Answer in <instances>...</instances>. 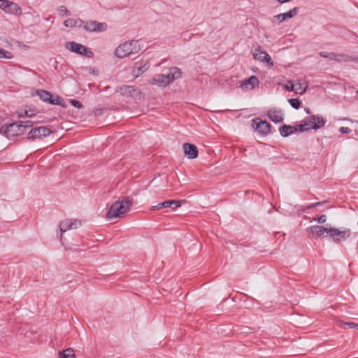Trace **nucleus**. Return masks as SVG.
Returning a JSON list of instances; mask_svg holds the SVG:
<instances>
[{
	"label": "nucleus",
	"instance_id": "1",
	"mask_svg": "<svg viewBox=\"0 0 358 358\" xmlns=\"http://www.w3.org/2000/svg\"><path fill=\"white\" fill-rule=\"evenodd\" d=\"M133 199L129 196H124L121 200L114 202L110 207L106 217L112 220L117 217H122L131 208Z\"/></svg>",
	"mask_w": 358,
	"mask_h": 358
},
{
	"label": "nucleus",
	"instance_id": "2",
	"mask_svg": "<svg viewBox=\"0 0 358 358\" xmlns=\"http://www.w3.org/2000/svg\"><path fill=\"white\" fill-rule=\"evenodd\" d=\"M181 76L180 69L178 67H173L167 75L157 74L153 78V83L159 87H166L178 79Z\"/></svg>",
	"mask_w": 358,
	"mask_h": 358
},
{
	"label": "nucleus",
	"instance_id": "3",
	"mask_svg": "<svg viewBox=\"0 0 358 358\" xmlns=\"http://www.w3.org/2000/svg\"><path fill=\"white\" fill-rule=\"evenodd\" d=\"M138 41H127L120 45L115 50V55L118 58H124L132 54H136L139 51L137 47Z\"/></svg>",
	"mask_w": 358,
	"mask_h": 358
},
{
	"label": "nucleus",
	"instance_id": "4",
	"mask_svg": "<svg viewBox=\"0 0 358 358\" xmlns=\"http://www.w3.org/2000/svg\"><path fill=\"white\" fill-rule=\"evenodd\" d=\"M0 134H3L8 138H10L22 135L24 134V131L22 130V125L20 122H16L2 125L0 127Z\"/></svg>",
	"mask_w": 358,
	"mask_h": 358
},
{
	"label": "nucleus",
	"instance_id": "5",
	"mask_svg": "<svg viewBox=\"0 0 358 358\" xmlns=\"http://www.w3.org/2000/svg\"><path fill=\"white\" fill-rule=\"evenodd\" d=\"M351 230L350 229H345L340 230L338 228L329 227L328 231V237L334 243H339L341 241H345L350 237Z\"/></svg>",
	"mask_w": 358,
	"mask_h": 358
},
{
	"label": "nucleus",
	"instance_id": "6",
	"mask_svg": "<svg viewBox=\"0 0 358 358\" xmlns=\"http://www.w3.org/2000/svg\"><path fill=\"white\" fill-rule=\"evenodd\" d=\"M65 47L72 52L86 56L88 58H92L94 53L85 45L77 43L74 41H68L66 43Z\"/></svg>",
	"mask_w": 358,
	"mask_h": 358
},
{
	"label": "nucleus",
	"instance_id": "7",
	"mask_svg": "<svg viewBox=\"0 0 358 358\" xmlns=\"http://www.w3.org/2000/svg\"><path fill=\"white\" fill-rule=\"evenodd\" d=\"M116 92L126 97H131L136 99H140L141 97V92L140 90L134 86L122 85L118 87Z\"/></svg>",
	"mask_w": 358,
	"mask_h": 358
},
{
	"label": "nucleus",
	"instance_id": "8",
	"mask_svg": "<svg viewBox=\"0 0 358 358\" xmlns=\"http://www.w3.org/2000/svg\"><path fill=\"white\" fill-rule=\"evenodd\" d=\"M52 131L50 129L44 126L36 127L32 128L27 134V139L35 141L46 137L50 134Z\"/></svg>",
	"mask_w": 358,
	"mask_h": 358
},
{
	"label": "nucleus",
	"instance_id": "9",
	"mask_svg": "<svg viewBox=\"0 0 358 358\" xmlns=\"http://www.w3.org/2000/svg\"><path fill=\"white\" fill-rule=\"evenodd\" d=\"M252 126L262 136H267L271 131V125L268 122L262 120L259 117L252 120Z\"/></svg>",
	"mask_w": 358,
	"mask_h": 358
},
{
	"label": "nucleus",
	"instance_id": "10",
	"mask_svg": "<svg viewBox=\"0 0 358 358\" xmlns=\"http://www.w3.org/2000/svg\"><path fill=\"white\" fill-rule=\"evenodd\" d=\"M329 228L322 225H313L306 229V232L309 235H313L315 238L328 237Z\"/></svg>",
	"mask_w": 358,
	"mask_h": 358
},
{
	"label": "nucleus",
	"instance_id": "11",
	"mask_svg": "<svg viewBox=\"0 0 358 358\" xmlns=\"http://www.w3.org/2000/svg\"><path fill=\"white\" fill-rule=\"evenodd\" d=\"M83 29L90 32L97 31L101 32L106 30L107 25L104 22H99L97 21H87L83 24Z\"/></svg>",
	"mask_w": 358,
	"mask_h": 358
},
{
	"label": "nucleus",
	"instance_id": "12",
	"mask_svg": "<svg viewBox=\"0 0 358 358\" xmlns=\"http://www.w3.org/2000/svg\"><path fill=\"white\" fill-rule=\"evenodd\" d=\"M306 122H308V127L310 129L317 130L322 128L326 123L325 120L322 116L319 115H311L308 120H306Z\"/></svg>",
	"mask_w": 358,
	"mask_h": 358
},
{
	"label": "nucleus",
	"instance_id": "13",
	"mask_svg": "<svg viewBox=\"0 0 358 358\" xmlns=\"http://www.w3.org/2000/svg\"><path fill=\"white\" fill-rule=\"evenodd\" d=\"M80 225L81 222L78 220H64L62 222H61L59 224L61 235L62 234L63 232H65L67 230L77 229Z\"/></svg>",
	"mask_w": 358,
	"mask_h": 358
},
{
	"label": "nucleus",
	"instance_id": "14",
	"mask_svg": "<svg viewBox=\"0 0 358 358\" xmlns=\"http://www.w3.org/2000/svg\"><path fill=\"white\" fill-rule=\"evenodd\" d=\"M253 57L255 59L266 62L268 64L271 66L273 65V62L269 55L266 52L262 50L260 46H258L257 48L254 50Z\"/></svg>",
	"mask_w": 358,
	"mask_h": 358
},
{
	"label": "nucleus",
	"instance_id": "15",
	"mask_svg": "<svg viewBox=\"0 0 358 358\" xmlns=\"http://www.w3.org/2000/svg\"><path fill=\"white\" fill-rule=\"evenodd\" d=\"M181 205V201H177V200H166L162 203H159L156 206H152V210H160L162 208H172L173 210L176 209L177 208L180 207Z\"/></svg>",
	"mask_w": 358,
	"mask_h": 358
},
{
	"label": "nucleus",
	"instance_id": "16",
	"mask_svg": "<svg viewBox=\"0 0 358 358\" xmlns=\"http://www.w3.org/2000/svg\"><path fill=\"white\" fill-rule=\"evenodd\" d=\"M148 61L136 62L133 67L132 73L135 77H138L149 69Z\"/></svg>",
	"mask_w": 358,
	"mask_h": 358
},
{
	"label": "nucleus",
	"instance_id": "17",
	"mask_svg": "<svg viewBox=\"0 0 358 358\" xmlns=\"http://www.w3.org/2000/svg\"><path fill=\"white\" fill-rule=\"evenodd\" d=\"M4 9L3 10L11 15H20L22 13V8L15 2L6 1Z\"/></svg>",
	"mask_w": 358,
	"mask_h": 358
},
{
	"label": "nucleus",
	"instance_id": "18",
	"mask_svg": "<svg viewBox=\"0 0 358 358\" xmlns=\"http://www.w3.org/2000/svg\"><path fill=\"white\" fill-rule=\"evenodd\" d=\"M299 7H294L292 9L289 10V11L280 13L278 15H276L273 17V19L276 21H278L279 23L283 22L284 20H286L289 18H292L294 17L299 12Z\"/></svg>",
	"mask_w": 358,
	"mask_h": 358
},
{
	"label": "nucleus",
	"instance_id": "19",
	"mask_svg": "<svg viewBox=\"0 0 358 358\" xmlns=\"http://www.w3.org/2000/svg\"><path fill=\"white\" fill-rule=\"evenodd\" d=\"M185 155L190 159H193L198 156V149L194 144L185 143L182 145Z\"/></svg>",
	"mask_w": 358,
	"mask_h": 358
},
{
	"label": "nucleus",
	"instance_id": "20",
	"mask_svg": "<svg viewBox=\"0 0 358 358\" xmlns=\"http://www.w3.org/2000/svg\"><path fill=\"white\" fill-rule=\"evenodd\" d=\"M267 116L274 123H281L284 120L281 111L275 109H270L267 113Z\"/></svg>",
	"mask_w": 358,
	"mask_h": 358
},
{
	"label": "nucleus",
	"instance_id": "21",
	"mask_svg": "<svg viewBox=\"0 0 358 358\" xmlns=\"http://www.w3.org/2000/svg\"><path fill=\"white\" fill-rule=\"evenodd\" d=\"M319 55L321 57L327 58L330 60L341 62L344 59L345 61H346V59H344L345 57V55L343 54L320 52Z\"/></svg>",
	"mask_w": 358,
	"mask_h": 358
},
{
	"label": "nucleus",
	"instance_id": "22",
	"mask_svg": "<svg viewBox=\"0 0 358 358\" xmlns=\"http://www.w3.org/2000/svg\"><path fill=\"white\" fill-rule=\"evenodd\" d=\"M279 131L282 137H287L296 131L294 126L285 124L279 128Z\"/></svg>",
	"mask_w": 358,
	"mask_h": 358
},
{
	"label": "nucleus",
	"instance_id": "23",
	"mask_svg": "<svg viewBox=\"0 0 358 358\" xmlns=\"http://www.w3.org/2000/svg\"><path fill=\"white\" fill-rule=\"evenodd\" d=\"M259 83V81L258 78L256 76H252L248 79L244 80L242 83L241 86L242 87H243V86L248 87V85H250V89H254L256 86H258Z\"/></svg>",
	"mask_w": 358,
	"mask_h": 358
},
{
	"label": "nucleus",
	"instance_id": "24",
	"mask_svg": "<svg viewBox=\"0 0 358 358\" xmlns=\"http://www.w3.org/2000/svg\"><path fill=\"white\" fill-rule=\"evenodd\" d=\"M84 23H85V21H83L82 20H77L75 19L69 18L64 21V25L66 27H71V28L76 27H81Z\"/></svg>",
	"mask_w": 358,
	"mask_h": 358
},
{
	"label": "nucleus",
	"instance_id": "25",
	"mask_svg": "<svg viewBox=\"0 0 358 358\" xmlns=\"http://www.w3.org/2000/svg\"><path fill=\"white\" fill-rule=\"evenodd\" d=\"M49 103L52 105L60 106L65 108L66 104L64 99L59 95H54L52 94V98L50 99Z\"/></svg>",
	"mask_w": 358,
	"mask_h": 358
},
{
	"label": "nucleus",
	"instance_id": "26",
	"mask_svg": "<svg viewBox=\"0 0 358 358\" xmlns=\"http://www.w3.org/2000/svg\"><path fill=\"white\" fill-rule=\"evenodd\" d=\"M36 94L43 101L49 103L50 99L52 98L51 92L44 90H38Z\"/></svg>",
	"mask_w": 358,
	"mask_h": 358
},
{
	"label": "nucleus",
	"instance_id": "27",
	"mask_svg": "<svg viewBox=\"0 0 358 358\" xmlns=\"http://www.w3.org/2000/svg\"><path fill=\"white\" fill-rule=\"evenodd\" d=\"M289 85H284V87L285 90H287L289 92H295L296 93H299V91L300 90V87H295V85L292 83L291 80L288 81ZM307 89V86H306L303 89L301 90V92H299L300 94H303Z\"/></svg>",
	"mask_w": 358,
	"mask_h": 358
},
{
	"label": "nucleus",
	"instance_id": "28",
	"mask_svg": "<svg viewBox=\"0 0 358 358\" xmlns=\"http://www.w3.org/2000/svg\"><path fill=\"white\" fill-rule=\"evenodd\" d=\"M59 358H76L72 348H68L59 352Z\"/></svg>",
	"mask_w": 358,
	"mask_h": 358
},
{
	"label": "nucleus",
	"instance_id": "29",
	"mask_svg": "<svg viewBox=\"0 0 358 358\" xmlns=\"http://www.w3.org/2000/svg\"><path fill=\"white\" fill-rule=\"evenodd\" d=\"M308 125V122H306V120H302L300 124H296V126H294V127H296V131H299L301 132H304L306 131L310 130V128L307 127Z\"/></svg>",
	"mask_w": 358,
	"mask_h": 358
},
{
	"label": "nucleus",
	"instance_id": "30",
	"mask_svg": "<svg viewBox=\"0 0 358 358\" xmlns=\"http://www.w3.org/2000/svg\"><path fill=\"white\" fill-rule=\"evenodd\" d=\"M35 113L32 110H22L21 111L17 112L18 117H33Z\"/></svg>",
	"mask_w": 358,
	"mask_h": 358
},
{
	"label": "nucleus",
	"instance_id": "31",
	"mask_svg": "<svg viewBox=\"0 0 358 358\" xmlns=\"http://www.w3.org/2000/svg\"><path fill=\"white\" fill-rule=\"evenodd\" d=\"M288 102L291 106L294 109H299L301 106V102L299 99L292 98L288 99Z\"/></svg>",
	"mask_w": 358,
	"mask_h": 358
},
{
	"label": "nucleus",
	"instance_id": "32",
	"mask_svg": "<svg viewBox=\"0 0 358 358\" xmlns=\"http://www.w3.org/2000/svg\"><path fill=\"white\" fill-rule=\"evenodd\" d=\"M20 124L22 125V130L24 131L27 128H29L34 126V123H37L36 121L31 120H26V121H19Z\"/></svg>",
	"mask_w": 358,
	"mask_h": 358
},
{
	"label": "nucleus",
	"instance_id": "33",
	"mask_svg": "<svg viewBox=\"0 0 358 358\" xmlns=\"http://www.w3.org/2000/svg\"><path fill=\"white\" fill-rule=\"evenodd\" d=\"M13 57V55L9 52L7 51L3 48H0V58H4V59H12Z\"/></svg>",
	"mask_w": 358,
	"mask_h": 358
},
{
	"label": "nucleus",
	"instance_id": "34",
	"mask_svg": "<svg viewBox=\"0 0 358 358\" xmlns=\"http://www.w3.org/2000/svg\"><path fill=\"white\" fill-rule=\"evenodd\" d=\"M70 103L75 108L81 109L83 108V105L81 103L80 101L76 99H70L69 100Z\"/></svg>",
	"mask_w": 358,
	"mask_h": 358
},
{
	"label": "nucleus",
	"instance_id": "35",
	"mask_svg": "<svg viewBox=\"0 0 358 358\" xmlns=\"http://www.w3.org/2000/svg\"><path fill=\"white\" fill-rule=\"evenodd\" d=\"M58 11H59V14L60 15H71L70 11L68 10L64 6H59L58 8Z\"/></svg>",
	"mask_w": 358,
	"mask_h": 358
},
{
	"label": "nucleus",
	"instance_id": "36",
	"mask_svg": "<svg viewBox=\"0 0 358 358\" xmlns=\"http://www.w3.org/2000/svg\"><path fill=\"white\" fill-rule=\"evenodd\" d=\"M343 324L345 326H348L350 329H358V324L352 322H343Z\"/></svg>",
	"mask_w": 358,
	"mask_h": 358
},
{
	"label": "nucleus",
	"instance_id": "37",
	"mask_svg": "<svg viewBox=\"0 0 358 358\" xmlns=\"http://www.w3.org/2000/svg\"><path fill=\"white\" fill-rule=\"evenodd\" d=\"M313 220H317L320 224H324L327 220V217L325 215H322L316 219L314 218Z\"/></svg>",
	"mask_w": 358,
	"mask_h": 358
},
{
	"label": "nucleus",
	"instance_id": "38",
	"mask_svg": "<svg viewBox=\"0 0 358 358\" xmlns=\"http://www.w3.org/2000/svg\"><path fill=\"white\" fill-rule=\"evenodd\" d=\"M339 131L341 133V134H350L351 132V129L349 128V127H341L340 129H339Z\"/></svg>",
	"mask_w": 358,
	"mask_h": 358
},
{
	"label": "nucleus",
	"instance_id": "39",
	"mask_svg": "<svg viewBox=\"0 0 358 358\" xmlns=\"http://www.w3.org/2000/svg\"><path fill=\"white\" fill-rule=\"evenodd\" d=\"M6 1L7 0H0V8L1 9H4V7L6 6L5 4L7 3H6Z\"/></svg>",
	"mask_w": 358,
	"mask_h": 358
},
{
	"label": "nucleus",
	"instance_id": "40",
	"mask_svg": "<svg viewBox=\"0 0 358 358\" xmlns=\"http://www.w3.org/2000/svg\"><path fill=\"white\" fill-rule=\"evenodd\" d=\"M90 73L91 74L97 75V71L96 70V69H91L90 70Z\"/></svg>",
	"mask_w": 358,
	"mask_h": 358
},
{
	"label": "nucleus",
	"instance_id": "41",
	"mask_svg": "<svg viewBox=\"0 0 358 358\" xmlns=\"http://www.w3.org/2000/svg\"><path fill=\"white\" fill-rule=\"evenodd\" d=\"M316 208V207H315V203H314L309 204V205L307 206V209H311V208Z\"/></svg>",
	"mask_w": 358,
	"mask_h": 358
},
{
	"label": "nucleus",
	"instance_id": "42",
	"mask_svg": "<svg viewBox=\"0 0 358 358\" xmlns=\"http://www.w3.org/2000/svg\"><path fill=\"white\" fill-rule=\"evenodd\" d=\"M304 110H305V112H306L307 114H310V113H311L310 109L309 108H304Z\"/></svg>",
	"mask_w": 358,
	"mask_h": 358
},
{
	"label": "nucleus",
	"instance_id": "43",
	"mask_svg": "<svg viewBox=\"0 0 358 358\" xmlns=\"http://www.w3.org/2000/svg\"><path fill=\"white\" fill-rule=\"evenodd\" d=\"M296 87H300V90H301L302 88H301V83H300V80H297V84H296Z\"/></svg>",
	"mask_w": 358,
	"mask_h": 358
},
{
	"label": "nucleus",
	"instance_id": "44",
	"mask_svg": "<svg viewBox=\"0 0 358 358\" xmlns=\"http://www.w3.org/2000/svg\"><path fill=\"white\" fill-rule=\"evenodd\" d=\"M315 207L320 206L322 205V202H316L315 203Z\"/></svg>",
	"mask_w": 358,
	"mask_h": 358
},
{
	"label": "nucleus",
	"instance_id": "45",
	"mask_svg": "<svg viewBox=\"0 0 358 358\" xmlns=\"http://www.w3.org/2000/svg\"><path fill=\"white\" fill-rule=\"evenodd\" d=\"M357 94H358V90H357Z\"/></svg>",
	"mask_w": 358,
	"mask_h": 358
}]
</instances>
